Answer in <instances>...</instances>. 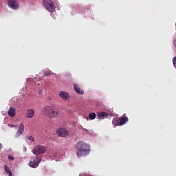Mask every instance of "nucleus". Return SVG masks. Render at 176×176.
<instances>
[{
	"label": "nucleus",
	"mask_w": 176,
	"mask_h": 176,
	"mask_svg": "<svg viewBox=\"0 0 176 176\" xmlns=\"http://www.w3.org/2000/svg\"><path fill=\"white\" fill-rule=\"evenodd\" d=\"M59 97H60L62 100H65V101H66V100H68V97H69V94H68V93L65 91H60L59 93Z\"/></svg>",
	"instance_id": "obj_12"
},
{
	"label": "nucleus",
	"mask_w": 176,
	"mask_h": 176,
	"mask_svg": "<svg viewBox=\"0 0 176 176\" xmlns=\"http://www.w3.org/2000/svg\"><path fill=\"white\" fill-rule=\"evenodd\" d=\"M2 148V144H1V143H0V149H1Z\"/></svg>",
	"instance_id": "obj_24"
},
{
	"label": "nucleus",
	"mask_w": 176,
	"mask_h": 176,
	"mask_svg": "<svg viewBox=\"0 0 176 176\" xmlns=\"http://www.w3.org/2000/svg\"><path fill=\"white\" fill-rule=\"evenodd\" d=\"M43 5L48 12H51V13L56 12V7L52 0H44Z\"/></svg>",
	"instance_id": "obj_3"
},
{
	"label": "nucleus",
	"mask_w": 176,
	"mask_h": 176,
	"mask_svg": "<svg viewBox=\"0 0 176 176\" xmlns=\"http://www.w3.org/2000/svg\"><path fill=\"white\" fill-rule=\"evenodd\" d=\"M9 160H14V158L12 155H8Z\"/></svg>",
	"instance_id": "obj_20"
},
{
	"label": "nucleus",
	"mask_w": 176,
	"mask_h": 176,
	"mask_svg": "<svg viewBox=\"0 0 176 176\" xmlns=\"http://www.w3.org/2000/svg\"><path fill=\"white\" fill-rule=\"evenodd\" d=\"M34 115H35V111L32 109H29L26 111V118L28 119H31L34 118Z\"/></svg>",
	"instance_id": "obj_10"
},
{
	"label": "nucleus",
	"mask_w": 176,
	"mask_h": 176,
	"mask_svg": "<svg viewBox=\"0 0 176 176\" xmlns=\"http://www.w3.org/2000/svg\"><path fill=\"white\" fill-rule=\"evenodd\" d=\"M56 134L59 135V137H67L69 133L66 129L60 128L56 131Z\"/></svg>",
	"instance_id": "obj_7"
},
{
	"label": "nucleus",
	"mask_w": 176,
	"mask_h": 176,
	"mask_svg": "<svg viewBox=\"0 0 176 176\" xmlns=\"http://www.w3.org/2000/svg\"><path fill=\"white\" fill-rule=\"evenodd\" d=\"M8 6H10L11 9H19L17 0H8Z\"/></svg>",
	"instance_id": "obj_8"
},
{
	"label": "nucleus",
	"mask_w": 176,
	"mask_h": 176,
	"mask_svg": "<svg viewBox=\"0 0 176 176\" xmlns=\"http://www.w3.org/2000/svg\"><path fill=\"white\" fill-rule=\"evenodd\" d=\"M8 126H9V127H17V126L16 125H13V124H8Z\"/></svg>",
	"instance_id": "obj_21"
},
{
	"label": "nucleus",
	"mask_w": 176,
	"mask_h": 176,
	"mask_svg": "<svg viewBox=\"0 0 176 176\" xmlns=\"http://www.w3.org/2000/svg\"><path fill=\"white\" fill-rule=\"evenodd\" d=\"M74 89L78 94H85V91H83V89L79 87V85H78V84H74Z\"/></svg>",
	"instance_id": "obj_11"
},
{
	"label": "nucleus",
	"mask_w": 176,
	"mask_h": 176,
	"mask_svg": "<svg viewBox=\"0 0 176 176\" xmlns=\"http://www.w3.org/2000/svg\"><path fill=\"white\" fill-rule=\"evenodd\" d=\"M4 170H6V172L7 173V174L9 175V176H12V171L10 170V169L9 168V167H8V166H4Z\"/></svg>",
	"instance_id": "obj_16"
},
{
	"label": "nucleus",
	"mask_w": 176,
	"mask_h": 176,
	"mask_svg": "<svg viewBox=\"0 0 176 176\" xmlns=\"http://www.w3.org/2000/svg\"><path fill=\"white\" fill-rule=\"evenodd\" d=\"M75 149L76 150V155L78 157H82V156H87L90 153V146L85 143L83 141H79L75 146Z\"/></svg>",
	"instance_id": "obj_1"
},
{
	"label": "nucleus",
	"mask_w": 176,
	"mask_h": 176,
	"mask_svg": "<svg viewBox=\"0 0 176 176\" xmlns=\"http://www.w3.org/2000/svg\"><path fill=\"white\" fill-rule=\"evenodd\" d=\"M41 160V158H38L36 156L32 157L29 163L30 167H32V168H36V167L39 166Z\"/></svg>",
	"instance_id": "obj_5"
},
{
	"label": "nucleus",
	"mask_w": 176,
	"mask_h": 176,
	"mask_svg": "<svg viewBox=\"0 0 176 176\" xmlns=\"http://www.w3.org/2000/svg\"><path fill=\"white\" fill-rule=\"evenodd\" d=\"M129 122V118L126 116L121 117L120 119V126H123L124 124H126Z\"/></svg>",
	"instance_id": "obj_14"
},
{
	"label": "nucleus",
	"mask_w": 176,
	"mask_h": 176,
	"mask_svg": "<svg viewBox=\"0 0 176 176\" xmlns=\"http://www.w3.org/2000/svg\"><path fill=\"white\" fill-rule=\"evenodd\" d=\"M8 115L10 116V118H14V116H16V109L10 107L8 110Z\"/></svg>",
	"instance_id": "obj_13"
},
{
	"label": "nucleus",
	"mask_w": 176,
	"mask_h": 176,
	"mask_svg": "<svg viewBox=\"0 0 176 176\" xmlns=\"http://www.w3.org/2000/svg\"><path fill=\"white\" fill-rule=\"evenodd\" d=\"M45 152H46V147L42 145L36 146L32 149V153L34 155H43Z\"/></svg>",
	"instance_id": "obj_4"
},
{
	"label": "nucleus",
	"mask_w": 176,
	"mask_h": 176,
	"mask_svg": "<svg viewBox=\"0 0 176 176\" xmlns=\"http://www.w3.org/2000/svg\"><path fill=\"white\" fill-rule=\"evenodd\" d=\"M172 61H173V64L175 68H176V56L173 58Z\"/></svg>",
	"instance_id": "obj_18"
},
{
	"label": "nucleus",
	"mask_w": 176,
	"mask_h": 176,
	"mask_svg": "<svg viewBox=\"0 0 176 176\" xmlns=\"http://www.w3.org/2000/svg\"><path fill=\"white\" fill-rule=\"evenodd\" d=\"M112 124H113L114 127H116V126H121L120 120L119 118H113L112 120Z\"/></svg>",
	"instance_id": "obj_15"
},
{
	"label": "nucleus",
	"mask_w": 176,
	"mask_h": 176,
	"mask_svg": "<svg viewBox=\"0 0 176 176\" xmlns=\"http://www.w3.org/2000/svg\"><path fill=\"white\" fill-rule=\"evenodd\" d=\"M28 140H30V141H32L34 142V137L32 135L28 136Z\"/></svg>",
	"instance_id": "obj_19"
},
{
	"label": "nucleus",
	"mask_w": 176,
	"mask_h": 176,
	"mask_svg": "<svg viewBox=\"0 0 176 176\" xmlns=\"http://www.w3.org/2000/svg\"><path fill=\"white\" fill-rule=\"evenodd\" d=\"M112 116V114H111V113L108 114V113H107L105 111H100V112L97 113L98 118L100 120L107 119V118H108V116Z\"/></svg>",
	"instance_id": "obj_6"
},
{
	"label": "nucleus",
	"mask_w": 176,
	"mask_h": 176,
	"mask_svg": "<svg viewBox=\"0 0 176 176\" xmlns=\"http://www.w3.org/2000/svg\"><path fill=\"white\" fill-rule=\"evenodd\" d=\"M45 76H50V73H47V72H46V73H45Z\"/></svg>",
	"instance_id": "obj_22"
},
{
	"label": "nucleus",
	"mask_w": 176,
	"mask_h": 176,
	"mask_svg": "<svg viewBox=\"0 0 176 176\" xmlns=\"http://www.w3.org/2000/svg\"><path fill=\"white\" fill-rule=\"evenodd\" d=\"M89 118H91V120H94V119H96V113H89Z\"/></svg>",
	"instance_id": "obj_17"
},
{
	"label": "nucleus",
	"mask_w": 176,
	"mask_h": 176,
	"mask_svg": "<svg viewBox=\"0 0 176 176\" xmlns=\"http://www.w3.org/2000/svg\"><path fill=\"white\" fill-rule=\"evenodd\" d=\"M23 133H24V124L21 123L19 126L17 132L16 133L15 137L19 138L21 135H23Z\"/></svg>",
	"instance_id": "obj_9"
},
{
	"label": "nucleus",
	"mask_w": 176,
	"mask_h": 176,
	"mask_svg": "<svg viewBox=\"0 0 176 176\" xmlns=\"http://www.w3.org/2000/svg\"><path fill=\"white\" fill-rule=\"evenodd\" d=\"M43 114L50 119H54V118H58L60 115V111L56 108V105L52 104L50 106H45L42 110Z\"/></svg>",
	"instance_id": "obj_2"
},
{
	"label": "nucleus",
	"mask_w": 176,
	"mask_h": 176,
	"mask_svg": "<svg viewBox=\"0 0 176 176\" xmlns=\"http://www.w3.org/2000/svg\"><path fill=\"white\" fill-rule=\"evenodd\" d=\"M173 44H174V45H175V46H176V39H175V40H174V41H173Z\"/></svg>",
	"instance_id": "obj_23"
}]
</instances>
